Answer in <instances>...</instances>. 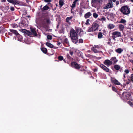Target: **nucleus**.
<instances>
[{
	"label": "nucleus",
	"instance_id": "864d4df0",
	"mask_svg": "<svg viewBox=\"0 0 133 133\" xmlns=\"http://www.w3.org/2000/svg\"><path fill=\"white\" fill-rule=\"evenodd\" d=\"M8 35H12V33L11 32H8Z\"/></svg>",
	"mask_w": 133,
	"mask_h": 133
},
{
	"label": "nucleus",
	"instance_id": "603ef678",
	"mask_svg": "<svg viewBox=\"0 0 133 133\" xmlns=\"http://www.w3.org/2000/svg\"><path fill=\"white\" fill-rule=\"evenodd\" d=\"M94 47L95 48H99V46L98 45H95Z\"/></svg>",
	"mask_w": 133,
	"mask_h": 133
},
{
	"label": "nucleus",
	"instance_id": "0eeeda50",
	"mask_svg": "<svg viewBox=\"0 0 133 133\" xmlns=\"http://www.w3.org/2000/svg\"><path fill=\"white\" fill-rule=\"evenodd\" d=\"M111 82L114 83L116 85H119L121 84L120 83L114 78H111Z\"/></svg>",
	"mask_w": 133,
	"mask_h": 133
},
{
	"label": "nucleus",
	"instance_id": "423d86ee",
	"mask_svg": "<svg viewBox=\"0 0 133 133\" xmlns=\"http://www.w3.org/2000/svg\"><path fill=\"white\" fill-rule=\"evenodd\" d=\"M71 66L76 69H79L80 68L79 65L75 62H72L71 63Z\"/></svg>",
	"mask_w": 133,
	"mask_h": 133
},
{
	"label": "nucleus",
	"instance_id": "aec40b11",
	"mask_svg": "<svg viewBox=\"0 0 133 133\" xmlns=\"http://www.w3.org/2000/svg\"><path fill=\"white\" fill-rule=\"evenodd\" d=\"M11 3L14 5L18 4H19V2L17 0H12Z\"/></svg>",
	"mask_w": 133,
	"mask_h": 133
},
{
	"label": "nucleus",
	"instance_id": "e433bc0d",
	"mask_svg": "<svg viewBox=\"0 0 133 133\" xmlns=\"http://www.w3.org/2000/svg\"><path fill=\"white\" fill-rule=\"evenodd\" d=\"M58 58L59 60L62 61L63 59V57L62 56H60L58 57Z\"/></svg>",
	"mask_w": 133,
	"mask_h": 133
},
{
	"label": "nucleus",
	"instance_id": "f257e3e1",
	"mask_svg": "<svg viewBox=\"0 0 133 133\" xmlns=\"http://www.w3.org/2000/svg\"><path fill=\"white\" fill-rule=\"evenodd\" d=\"M70 36L72 41L76 43L78 41V36L75 30L73 29H71L70 31Z\"/></svg>",
	"mask_w": 133,
	"mask_h": 133
},
{
	"label": "nucleus",
	"instance_id": "473e14b6",
	"mask_svg": "<svg viewBox=\"0 0 133 133\" xmlns=\"http://www.w3.org/2000/svg\"><path fill=\"white\" fill-rule=\"evenodd\" d=\"M112 90L114 91H115L117 93H118V91L116 89L115 87L113 86L112 87Z\"/></svg>",
	"mask_w": 133,
	"mask_h": 133
},
{
	"label": "nucleus",
	"instance_id": "72a5a7b5",
	"mask_svg": "<svg viewBox=\"0 0 133 133\" xmlns=\"http://www.w3.org/2000/svg\"><path fill=\"white\" fill-rule=\"evenodd\" d=\"M59 5L61 6L63 4V2L62 0H59Z\"/></svg>",
	"mask_w": 133,
	"mask_h": 133
},
{
	"label": "nucleus",
	"instance_id": "3c124183",
	"mask_svg": "<svg viewBox=\"0 0 133 133\" xmlns=\"http://www.w3.org/2000/svg\"><path fill=\"white\" fill-rule=\"evenodd\" d=\"M119 1H117L116 3V5H117L119 4Z\"/></svg>",
	"mask_w": 133,
	"mask_h": 133
},
{
	"label": "nucleus",
	"instance_id": "2eb2a0df",
	"mask_svg": "<svg viewBox=\"0 0 133 133\" xmlns=\"http://www.w3.org/2000/svg\"><path fill=\"white\" fill-rule=\"evenodd\" d=\"M76 30L77 33H78L79 34H82L83 33V30L81 29L80 28H78L76 29Z\"/></svg>",
	"mask_w": 133,
	"mask_h": 133
},
{
	"label": "nucleus",
	"instance_id": "79ce46f5",
	"mask_svg": "<svg viewBox=\"0 0 133 133\" xmlns=\"http://www.w3.org/2000/svg\"><path fill=\"white\" fill-rule=\"evenodd\" d=\"M101 67L103 69L104 68H105V66L104 65L102 64L100 65Z\"/></svg>",
	"mask_w": 133,
	"mask_h": 133
},
{
	"label": "nucleus",
	"instance_id": "b1692460",
	"mask_svg": "<svg viewBox=\"0 0 133 133\" xmlns=\"http://www.w3.org/2000/svg\"><path fill=\"white\" fill-rule=\"evenodd\" d=\"M108 27L109 29H111L114 27L115 25L112 24H110L108 25Z\"/></svg>",
	"mask_w": 133,
	"mask_h": 133
},
{
	"label": "nucleus",
	"instance_id": "c9c22d12",
	"mask_svg": "<svg viewBox=\"0 0 133 133\" xmlns=\"http://www.w3.org/2000/svg\"><path fill=\"white\" fill-rule=\"evenodd\" d=\"M103 69L107 72H108L109 71V69L106 66L105 68H104Z\"/></svg>",
	"mask_w": 133,
	"mask_h": 133
},
{
	"label": "nucleus",
	"instance_id": "a211bd4d",
	"mask_svg": "<svg viewBox=\"0 0 133 133\" xmlns=\"http://www.w3.org/2000/svg\"><path fill=\"white\" fill-rule=\"evenodd\" d=\"M78 0H75L74 1L71 6V7L72 8H73L75 7L76 4L77 3Z\"/></svg>",
	"mask_w": 133,
	"mask_h": 133
},
{
	"label": "nucleus",
	"instance_id": "20e7f679",
	"mask_svg": "<svg viewBox=\"0 0 133 133\" xmlns=\"http://www.w3.org/2000/svg\"><path fill=\"white\" fill-rule=\"evenodd\" d=\"M113 7L112 0H109L108 2L103 8L104 9H108Z\"/></svg>",
	"mask_w": 133,
	"mask_h": 133
},
{
	"label": "nucleus",
	"instance_id": "ea45409f",
	"mask_svg": "<svg viewBox=\"0 0 133 133\" xmlns=\"http://www.w3.org/2000/svg\"><path fill=\"white\" fill-rule=\"evenodd\" d=\"M47 38L48 39L51 40L52 39V37L51 35H48L47 36Z\"/></svg>",
	"mask_w": 133,
	"mask_h": 133
},
{
	"label": "nucleus",
	"instance_id": "09e8293b",
	"mask_svg": "<svg viewBox=\"0 0 133 133\" xmlns=\"http://www.w3.org/2000/svg\"><path fill=\"white\" fill-rule=\"evenodd\" d=\"M121 3H124L126 0H119Z\"/></svg>",
	"mask_w": 133,
	"mask_h": 133
},
{
	"label": "nucleus",
	"instance_id": "0e129e2a",
	"mask_svg": "<svg viewBox=\"0 0 133 133\" xmlns=\"http://www.w3.org/2000/svg\"><path fill=\"white\" fill-rule=\"evenodd\" d=\"M54 48L55 49H57V48H58L57 47H55Z\"/></svg>",
	"mask_w": 133,
	"mask_h": 133
},
{
	"label": "nucleus",
	"instance_id": "412c9836",
	"mask_svg": "<svg viewBox=\"0 0 133 133\" xmlns=\"http://www.w3.org/2000/svg\"><path fill=\"white\" fill-rule=\"evenodd\" d=\"M46 44L47 46H48L52 48H54V45L52 44H51V43L49 42H47L46 43Z\"/></svg>",
	"mask_w": 133,
	"mask_h": 133
},
{
	"label": "nucleus",
	"instance_id": "4be33fe9",
	"mask_svg": "<svg viewBox=\"0 0 133 133\" xmlns=\"http://www.w3.org/2000/svg\"><path fill=\"white\" fill-rule=\"evenodd\" d=\"M41 51L44 53L46 54L47 52V49L45 48H41Z\"/></svg>",
	"mask_w": 133,
	"mask_h": 133
},
{
	"label": "nucleus",
	"instance_id": "2f4dec72",
	"mask_svg": "<svg viewBox=\"0 0 133 133\" xmlns=\"http://www.w3.org/2000/svg\"><path fill=\"white\" fill-rule=\"evenodd\" d=\"M93 17L95 18H96L98 16V15L96 13H94L93 14Z\"/></svg>",
	"mask_w": 133,
	"mask_h": 133
},
{
	"label": "nucleus",
	"instance_id": "bb28decb",
	"mask_svg": "<svg viewBox=\"0 0 133 133\" xmlns=\"http://www.w3.org/2000/svg\"><path fill=\"white\" fill-rule=\"evenodd\" d=\"M126 22V21L125 20L122 19H121L120 21L119 22V23H123L124 24Z\"/></svg>",
	"mask_w": 133,
	"mask_h": 133
},
{
	"label": "nucleus",
	"instance_id": "f03ea898",
	"mask_svg": "<svg viewBox=\"0 0 133 133\" xmlns=\"http://www.w3.org/2000/svg\"><path fill=\"white\" fill-rule=\"evenodd\" d=\"M121 12L124 15H128L130 12V10L127 6H124L121 7Z\"/></svg>",
	"mask_w": 133,
	"mask_h": 133
},
{
	"label": "nucleus",
	"instance_id": "4d7b16f0",
	"mask_svg": "<svg viewBox=\"0 0 133 133\" xmlns=\"http://www.w3.org/2000/svg\"><path fill=\"white\" fill-rule=\"evenodd\" d=\"M7 0L8 2H10V3H11L12 0Z\"/></svg>",
	"mask_w": 133,
	"mask_h": 133
},
{
	"label": "nucleus",
	"instance_id": "49530a36",
	"mask_svg": "<svg viewBox=\"0 0 133 133\" xmlns=\"http://www.w3.org/2000/svg\"><path fill=\"white\" fill-rule=\"evenodd\" d=\"M44 1L46 3H50L51 2V0H44Z\"/></svg>",
	"mask_w": 133,
	"mask_h": 133
},
{
	"label": "nucleus",
	"instance_id": "680f3d73",
	"mask_svg": "<svg viewBox=\"0 0 133 133\" xmlns=\"http://www.w3.org/2000/svg\"><path fill=\"white\" fill-rule=\"evenodd\" d=\"M73 9V8H72V9H71V12L72 13H74V12H73V11H72Z\"/></svg>",
	"mask_w": 133,
	"mask_h": 133
},
{
	"label": "nucleus",
	"instance_id": "1a4fd4ad",
	"mask_svg": "<svg viewBox=\"0 0 133 133\" xmlns=\"http://www.w3.org/2000/svg\"><path fill=\"white\" fill-rule=\"evenodd\" d=\"M112 35L114 36H115L117 37H119L121 35V32L117 31L113 32L112 33Z\"/></svg>",
	"mask_w": 133,
	"mask_h": 133
},
{
	"label": "nucleus",
	"instance_id": "9d476101",
	"mask_svg": "<svg viewBox=\"0 0 133 133\" xmlns=\"http://www.w3.org/2000/svg\"><path fill=\"white\" fill-rule=\"evenodd\" d=\"M122 96L125 99H128L129 98V95L127 92H123L122 94Z\"/></svg>",
	"mask_w": 133,
	"mask_h": 133
},
{
	"label": "nucleus",
	"instance_id": "7ed1b4c3",
	"mask_svg": "<svg viewBox=\"0 0 133 133\" xmlns=\"http://www.w3.org/2000/svg\"><path fill=\"white\" fill-rule=\"evenodd\" d=\"M103 0H91V4L92 6L95 8H96L98 5V3H100Z\"/></svg>",
	"mask_w": 133,
	"mask_h": 133
},
{
	"label": "nucleus",
	"instance_id": "13d9d810",
	"mask_svg": "<svg viewBox=\"0 0 133 133\" xmlns=\"http://www.w3.org/2000/svg\"><path fill=\"white\" fill-rule=\"evenodd\" d=\"M75 52H79V51L77 50H75Z\"/></svg>",
	"mask_w": 133,
	"mask_h": 133
},
{
	"label": "nucleus",
	"instance_id": "bf43d9fd",
	"mask_svg": "<svg viewBox=\"0 0 133 133\" xmlns=\"http://www.w3.org/2000/svg\"><path fill=\"white\" fill-rule=\"evenodd\" d=\"M61 43L59 42H57V44L58 45H60V44H61Z\"/></svg>",
	"mask_w": 133,
	"mask_h": 133
},
{
	"label": "nucleus",
	"instance_id": "338daca9",
	"mask_svg": "<svg viewBox=\"0 0 133 133\" xmlns=\"http://www.w3.org/2000/svg\"><path fill=\"white\" fill-rule=\"evenodd\" d=\"M124 77H125V75H124Z\"/></svg>",
	"mask_w": 133,
	"mask_h": 133
},
{
	"label": "nucleus",
	"instance_id": "052dcab7",
	"mask_svg": "<svg viewBox=\"0 0 133 133\" xmlns=\"http://www.w3.org/2000/svg\"><path fill=\"white\" fill-rule=\"evenodd\" d=\"M6 1V0H2L1 2H5Z\"/></svg>",
	"mask_w": 133,
	"mask_h": 133
},
{
	"label": "nucleus",
	"instance_id": "6ab92c4d",
	"mask_svg": "<svg viewBox=\"0 0 133 133\" xmlns=\"http://www.w3.org/2000/svg\"><path fill=\"white\" fill-rule=\"evenodd\" d=\"M98 19L99 21H101L102 23H104V21H106V18L104 16H102L101 18H98Z\"/></svg>",
	"mask_w": 133,
	"mask_h": 133
},
{
	"label": "nucleus",
	"instance_id": "39448f33",
	"mask_svg": "<svg viewBox=\"0 0 133 133\" xmlns=\"http://www.w3.org/2000/svg\"><path fill=\"white\" fill-rule=\"evenodd\" d=\"M99 26V25L97 21H96L93 23L92 27L94 29V31H95L98 29Z\"/></svg>",
	"mask_w": 133,
	"mask_h": 133
},
{
	"label": "nucleus",
	"instance_id": "4468645a",
	"mask_svg": "<svg viewBox=\"0 0 133 133\" xmlns=\"http://www.w3.org/2000/svg\"><path fill=\"white\" fill-rule=\"evenodd\" d=\"M73 17L72 16L70 17H67L66 19V22L68 23L69 24H70L71 23L70 21L72 18Z\"/></svg>",
	"mask_w": 133,
	"mask_h": 133
},
{
	"label": "nucleus",
	"instance_id": "7c9ffc66",
	"mask_svg": "<svg viewBox=\"0 0 133 133\" xmlns=\"http://www.w3.org/2000/svg\"><path fill=\"white\" fill-rule=\"evenodd\" d=\"M11 26L13 28H17L18 26V25L16 24H13L11 25Z\"/></svg>",
	"mask_w": 133,
	"mask_h": 133
},
{
	"label": "nucleus",
	"instance_id": "774afa93",
	"mask_svg": "<svg viewBox=\"0 0 133 133\" xmlns=\"http://www.w3.org/2000/svg\"><path fill=\"white\" fill-rule=\"evenodd\" d=\"M65 50H67V49H65Z\"/></svg>",
	"mask_w": 133,
	"mask_h": 133
},
{
	"label": "nucleus",
	"instance_id": "69168bd1",
	"mask_svg": "<svg viewBox=\"0 0 133 133\" xmlns=\"http://www.w3.org/2000/svg\"><path fill=\"white\" fill-rule=\"evenodd\" d=\"M132 2H133V0H130Z\"/></svg>",
	"mask_w": 133,
	"mask_h": 133
},
{
	"label": "nucleus",
	"instance_id": "58836bf2",
	"mask_svg": "<svg viewBox=\"0 0 133 133\" xmlns=\"http://www.w3.org/2000/svg\"><path fill=\"white\" fill-rule=\"evenodd\" d=\"M89 19H87L86 21V22L85 24L86 25H90V23L89 22V21H90Z\"/></svg>",
	"mask_w": 133,
	"mask_h": 133
},
{
	"label": "nucleus",
	"instance_id": "e2e57ef3",
	"mask_svg": "<svg viewBox=\"0 0 133 133\" xmlns=\"http://www.w3.org/2000/svg\"><path fill=\"white\" fill-rule=\"evenodd\" d=\"M112 0V1H113L114 2H115L116 1V0Z\"/></svg>",
	"mask_w": 133,
	"mask_h": 133
},
{
	"label": "nucleus",
	"instance_id": "f3484780",
	"mask_svg": "<svg viewBox=\"0 0 133 133\" xmlns=\"http://www.w3.org/2000/svg\"><path fill=\"white\" fill-rule=\"evenodd\" d=\"M16 38L17 40L19 41H21L22 39V36L19 34L16 35Z\"/></svg>",
	"mask_w": 133,
	"mask_h": 133
},
{
	"label": "nucleus",
	"instance_id": "a19ab883",
	"mask_svg": "<svg viewBox=\"0 0 133 133\" xmlns=\"http://www.w3.org/2000/svg\"><path fill=\"white\" fill-rule=\"evenodd\" d=\"M128 103L131 106H132L133 105V102H132L130 101H129Z\"/></svg>",
	"mask_w": 133,
	"mask_h": 133
},
{
	"label": "nucleus",
	"instance_id": "37998d69",
	"mask_svg": "<svg viewBox=\"0 0 133 133\" xmlns=\"http://www.w3.org/2000/svg\"><path fill=\"white\" fill-rule=\"evenodd\" d=\"M79 42L80 43H82L83 42V40L82 39H79Z\"/></svg>",
	"mask_w": 133,
	"mask_h": 133
},
{
	"label": "nucleus",
	"instance_id": "c85d7f7f",
	"mask_svg": "<svg viewBox=\"0 0 133 133\" xmlns=\"http://www.w3.org/2000/svg\"><path fill=\"white\" fill-rule=\"evenodd\" d=\"M119 28L120 30L122 31L124 29V26L122 24H120L119 26Z\"/></svg>",
	"mask_w": 133,
	"mask_h": 133
},
{
	"label": "nucleus",
	"instance_id": "a18cd8bd",
	"mask_svg": "<svg viewBox=\"0 0 133 133\" xmlns=\"http://www.w3.org/2000/svg\"><path fill=\"white\" fill-rule=\"evenodd\" d=\"M124 72L126 74H128L129 73V71L128 70L126 69L125 70Z\"/></svg>",
	"mask_w": 133,
	"mask_h": 133
},
{
	"label": "nucleus",
	"instance_id": "f8f14e48",
	"mask_svg": "<svg viewBox=\"0 0 133 133\" xmlns=\"http://www.w3.org/2000/svg\"><path fill=\"white\" fill-rule=\"evenodd\" d=\"M91 15V13L90 12H89L85 14L84 15V17L85 18H89Z\"/></svg>",
	"mask_w": 133,
	"mask_h": 133
},
{
	"label": "nucleus",
	"instance_id": "5fc2aeb1",
	"mask_svg": "<svg viewBox=\"0 0 133 133\" xmlns=\"http://www.w3.org/2000/svg\"><path fill=\"white\" fill-rule=\"evenodd\" d=\"M112 38H113V39L114 40H115V38H116V37H116V36H112Z\"/></svg>",
	"mask_w": 133,
	"mask_h": 133
},
{
	"label": "nucleus",
	"instance_id": "dca6fc26",
	"mask_svg": "<svg viewBox=\"0 0 133 133\" xmlns=\"http://www.w3.org/2000/svg\"><path fill=\"white\" fill-rule=\"evenodd\" d=\"M9 31L10 32H11L12 34H14L16 35L18 34V32L17 31L13 29H10Z\"/></svg>",
	"mask_w": 133,
	"mask_h": 133
},
{
	"label": "nucleus",
	"instance_id": "cd10ccee",
	"mask_svg": "<svg viewBox=\"0 0 133 133\" xmlns=\"http://www.w3.org/2000/svg\"><path fill=\"white\" fill-rule=\"evenodd\" d=\"M98 37L99 39L102 38L103 37V35L102 33L101 32L99 33L98 35Z\"/></svg>",
	"mask_w": 133,
	"mask_h": 133
},
{
	"label": "nucleus",
	"instance_id": "4c0bfd02",
	"mask_svg": "<svg viewBox=\"0 0 133 133\" xmlns=\"http://www.w3.org/2000/svg\"><path fill=\"white\" fill-rule=\"evenodd\" d=\"M130 79L131 81L132 82H133V74H132L130 76Z\"/></svg>",
	"mask_w": 133,
	"mask_h": 133
},
{
	"label": "nucleus",
	"instance_id": "c756f323",
	"mask_svg": "<svg viewBox=\"0 0 133 133\" xmlns=\"http://www.w3.org/2000/svg\"><path fill=\"white\" fill-rule=\"evenodd\" d=\"M114 68L116 70H118L120 69V66L117 65H115L114 66Z\"/></svg>",
	"mask_w": 133,
	"mask_h": 133
},
{
	"label": "nucleus",
	"instance_id": "5701e85b",
	"mask_svg": "<svg viewBox=\"0 0 133 133\" xmlns=\"http://www.w3.org/2000/svg\"><path fill=\"white\" fill-rule=\"evenodd\" d=\"M31 30L32 33L34 35L36 36L37 35L36 31L35 29H34L31 28Z\"/></svg>",
	"mask_w": 133,
	"mask_h": 133
},
{
	"label": "nucleus",
	"instance_id": "c03bdc74",
	"mask_svg": "<svg viewBox=\"0 0 133 133\" xmlns=\"http://www.w3.org/2000/svg\"><path fill=\"white\" fill-rule=\"evenodd\" d=\"M10 10L11 11H13L15 9L13 7L11 6L10 8Z\"/></svg>",
	"mask_w": 133,
	"mask_h": 133
},
{
	"label": "nucleus",
	"instance_id": "393cba45",
	"mask_svg": "<svg viewBox=\"0 0 133 133\" xmlns=\"http://www.w3.org/2000/svg\"><path fill=\"white\" fill-rule=\"evenodd\" d=\"M91 50L95 53H97L98 52V51L95 49V48L94 47H92L91 48Z\"/></svg>",
	"mask_w": 133,
	"mask_h": 133
},
{
	"label": "nucleus",
	"instance_id": "a878e982",
	"mask_svg": "<svg viewBox=\"0 0 133 133\" xmlns=\"http://www.w3.org/2000/svg\"><path fill=\"white\" fill-rule=\"evenodd\" d=\"M49 7L47 5H45L43 7L42 9V10H47L49 9Z\"/></svg>",
	"mask_w": 133,
	"mask_h": 133
},
{
	"label": "nucleus",
	"instance_id": "8fccbe9b",
	"mask_svg": "<svg viewBox=\"0 0 133 133\" xmlns=\"http://www.w3.org/2000/svg\"><path fill=\"white\" fill-rule=\"evenodd\" d=\"M46 22L48 24L50 23V20L48 19H47L46 20Z\"/></svg>",
	"mask_w": 133,
	"mask_h": 133
},
{
	"label": "nucleus",
	"instance_id": "6e6d98bb",
	"mask_svg": "<svg viewBox=\"0 0 133 133\" xmlns=\"http://www.w3.org/2000/svg\"><path fill=\"white\" fill-rule=\"evenodd\" d=\"M70 53L71 55H72L73 54V52L72 51H70Z\"/></svg>",
	"mask_w": 133,
	"mask_h": 133
},
{
	"label": "nucleus",
	"instance_id": "6e6552de",
	"mask_svg": "<svg viewBox=\"0 0 133 133\" xmlns=\"http://www.w3.org/2000/svg\"><path fill=\"white\" fill-rule=\"evenodd\" d=\"M104 63L105 65L109 66L112 64V62L109 59H106L105 60Z\"/></svg>",
	"mask_w": 133,
	"mask_h": 133
},
{
	"label": "nucleus",
	"instance_id": "9b49d317",
	"mask_svg": "<svg viewBox=\"0 0 133 133\" xmlns=\"http://www.w3.org/2000/svg\"><path fill=\"white\" fill-rule=\"evenodd\" d=\"M115 51L117 53L121 54L123 51V49L120 48H118L115 50Z\"/></svg>",
	"mask_w": 133,
	"mask_h": 133
},
{
	"label": "nucleus",
	"instance_id": "de8ad7c7",
	"mask_svg": "<svg viewBox=\"0 0 133 133\" xmlns=\"http://www.w3.org/2000/svg\"><path fill=\"white\" fill-rule=\"evenodd\" d=\"M64 42H65L66 43H69V42L68 40V39L67 38H65L64 40Z\"/></svg>",
	"mask_w": 133,
	"mask_h": 133
},
{
	"label": "nucleus",
	"instance_id": "f704fd0d",
	"mask_svg": "<svg viewBox=\"0 0 133 133\" xmlns=\"http://www.w3.org/2000/svg\"><path fill=\"white\" fill-rule=\"evenodd\" d=\"M88 32H91L94 31V29L92 28V27L90 28H89L88 29Z\"/></svg>",
	"mask_w": 133,
	"mask_h": 133
},
{
	"label": "nucleus",
	"instance_id": "ddd939ff",
	"mask_svg": "<svg viewBox=\"0 0 133 133\" xmlns=\"http://www.w3.org/2000/svg\"><path fill=\"white\" fill-rule=\"evenodd\" d=\"M111 61L114 62V64L116 63L118 61V60L116 59V57H113L111 59Z\"/></svg>",
	"mask_w": 133,
	"mask_h": 133
}]
</instances>
